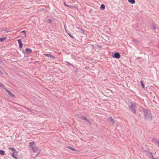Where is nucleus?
I'll return each mask as SVG.
<instances>
[{"label":"nucleus","mask_w":159,"mask_h":159,"mask_svg":"<svg viewBox=\"0 0 159 159\" xmlns=\"http://www.w3.org/2000/svg\"><path fill=\"white\" fill-rule=\"evenodd\" d=\"M144 118L145 120H151L152 119V115L149 110L144 113Z\"/></svg>","instance_id":"obj_1"},{"label":"nucleus","mask_w":159,"mask_h":159,"mask_svg":"<svg viewBox=\"0 0 159 159\" xmlns=\"http://www.w3.org/2000/svg\"><path fill=\"white\" fill-rule=\"evenodd\" d=\"M131 105L129 106V108L131 112H133L135 114H136V111L135 110L136 103L133 102H131Z\"/></svg>","instance_id":"obj_2"},{"label":"nucleus","mask_w":159,"mask_h":159,"mask_svg":"<svg viewBox=\"0 0 159 159\" xmlns=\"http://www.w3.org/2000/svg\"><path fill=\"white\" fill-rule=\"evenodd\" d=\"M35 142L32 141L29 143V145L32 149L34 152H37L39 148L35 145Z\"/></svg>","instance_id":"obj_3"},{"label":"nucleus","mask_w":159,"mask_h":159,"mask_svg":"<svg viewBox=\"0 0 159 159\" xmlns=\"http://www.w3.org/2000/svg\"><path fill=\"white\" fill-rule=\"evenodd\" d=\"M111 56L113 58L117 59H119L120 57V54L118 52H113Z\"/></svg>","instance_id":"obj_4"},{"label":"nucleus","mask_w":159,"mask_h":159,"mask_svg":"<svg viewBox=\"0 0 159 159\" xmlns=\"http://www.w3.org/2000/svg\"><path fill=\"white\" fill-rule=\"evenodd\" d=\"M80 118L81 119L84 120L85 121H86L90 125H91V122L88 119L84 116H80Z\"/></svg>","instance_id":"obj_5"},{"label":"nucleus","mask_w":159,"mask_h":159,"mask_svg":"<svg viewBox=\"0 0 159 159\" xmlns=\"http://www.w3.org/2000/svg\"><path fill=\"white\" fill-rule=\"evenodd\" d=\"M5 91L7 92L9 95L11 97H15V95L13 94L9 90L7 89L6 88L4 89Z\"/></svg>","instance_id":"obj_6"},{"label":"nucleus","mask_w":159,"mask_h":159,"mask_svg":"<svg viewBox=\"0 0 159 159\" xmlns=\"http://www.w3.org/2000/svg\"><path fill=\"white\" fill-rule=\"evenodd\" d=\"M144 152H146L147 155L149 157L151 158L152 157V152H150L148 150H144Z\"/></svg>","instance_id":"obj_7"},{"label":"nucleus","mask_w":159,"mask_h":159,"mask_svg":"<svg viewBox=\"0 0 159 159\" xmlns=\"http://www.w3.org/2000/svg\"><path fill=\"white\" fill-rule=\"evenodd\" d=\"M17 41L19 44V48L20 49L22 48L23 47V43L21 39H18Z\"/></svg>","instance_id":"obj_8"},{"label":"nucleus","mask_w":159,"mask_h":159,"mask_svg":"<svg viewBox=\"0 0 159 159\" xmlns=\"http://www.w3.org/2000/svg\"><path fill=\"white\" fill-rule=\"evenodd\" d=\"M25 51L27 54H29L32 52V50L29 48H26Z\"/></svg>","instance_id":"obj_9"},{"label":"nucleus","mask_w":159,"mask_h":159,"mask_svg":"<svg viewBox=\"0 0 159 159\" xmlns=\"http://www.w3.org/2000/svg\"><path fill=\"white\" fill-rule=\"evenodd\" d=\"M44 55L46 56L52 58V59H55L56 58L55 56L50 54H44Z\"/></svg>","instance_id":"obj_10"},{"label":"nucleus","mask_w":159,"mask_h":159,"mask_svg":"<svg viewBox=\"0 0 159 159\" xmlns=\"http://www.w3.org/2000/svg\"><path fill=\"white\" fill-rule=\"evenodd\" d=\"M8 148L11 150V151L13 152V153H16V154H17L18 152L16 151L15 148L12 147H9Z\"/></svg>","instance_id":"obj_11"},{"label":"nucleus","mask_w":159,"mask_h":159,"mask_svg":"<svg viewBox=\"0 0 159 159\" xmlns=\"http://www.w3.org/2000/svg\"><path fill=\"white\" fill-rule=\"evenodd\" d=\"M108 119L109 120L112 122L113 125L115 123V120L112 117H109L108 118Z\"/></svg>","instance_id":"obj_12"},{"label":"nucleus","mask_w":159,"mask_h":159,"mask_svg":"<svg viewBox=\"0 0 159 159\" xmlns=\"http://www.w3.org/2000/svg\"><path fill=\"white\" fill-rule=\"evenodd\" d=\"M66 65L68 66H72L74 68H75V66H74L72 64L70 63L69 62H68V61H66Z\"/></svg>","instance_id":"obj_13"},{"label":"nucleus","mask_w":159,"mask_h":159,"mask_svg":"<svg viewBox=\"0 0 159 159\" xmlns=\"http://www.w3.org/2000/svg\"><path fill=\"white\" fill-rule=\"evenodd\" d=\"M105 5L104 4H102L101 5L100 7V9L101 10H103L105 9Z\"/></svg>","instance_id":"obj_14"},{"label":"nucleus","mask_w":159,"mask_h":159,"mask_svg":"<svg viewBox=\"0 0 159 159\" xmlns=\"http://www.w3.org/2000/svg\"><path fill=\"white\" fill-rule=\"evenodd\" d=\"M9 30L8 28L5 27V28L3 29L1 31V32L4 31L5 32L7 33L9 32Z\"/></svg>","instance_id":"obj_15"},{"label":"nucleus","mask_w":159,"mask_h":159,"mask_svg":"<svg viewBox=\"0 0 159 159\" xmlns=\"http://www.w3.org/2000/svg\"><path fill=\"white\" fill-rule=\"evenodd\" d=\"M7 39V37L0 38V42L4 41Z\"/></svg>","instance_id":"obj_16"},{"label":"nucleus","mask_w":159,"mask_h":159,"mask_svg":"<svg viewBox=\"0 0 159 159\" xmlns=\"http://www.w3.org/2000/svg\"><path fill=\"white\" fill-rule=\"evenodd\" d=\"M16 153H13V152L12 153H11V156L13 158H15V159H18L17 157H16L15 155V154Z\"/></svg>","instance_id":"obj_17"},{"label":"nucleus","mask_w":159,"mask_h":159,"mask_svg":"<svg viewBox=\"0 0 159 159\" xmlns=\"http://www.w3.org/2000/svg\"><path fill=\"white\" fill-rule=\"evenodd\" d=\"M5 151L4 150H0V154L3 156L5 154Z\"/></svg>","instance_id":"obj_18"},{"label":"nucleus","mask_w":159,"mask_h":159,"mask_svg":"<svg viewBox=\"0 0 159 159\" xmlns=\"http://www.w3.org/2000/svg\"><path fill=\"white\" fill-rule=\"evenodd\" d=\"M128 1L129 2L132 4H134L135 2V0H128Z\"/></svg>","instance_id":"obj_19"},{"label":"nucleus","mask_w":159,"mask_h":159,"mask_svg":"<svg viewBox=\"0 0 159 159\" xmlns=\"http://www.w3.org/2000/svg\"><path fill=\"white\" fill-rule=\"evenodd\" d=\"M152 141H155V142L157 144L158 142H159V140H158L156 139L155 138H153L152 139Z\"/></svg>","instance_id":"obj_20"},{"label":"nucleus","mask_w":159,"mask_h":159,"mask_svg":"<svg viewBox=\"0 0 159 159\" xmlns=\"http://www.w3.org/2000/svg\"><path fill=\"white\" fill-rule=\"evenodd\" d=\"M67 148H68L70 149V150H72L73 151H76V150L74 148H73L71 147L70 146H68L67 147Z\"/></svg>","instance_id":"obj_21"},{"label":"nucleus","mask_w":159,"mask_h":159,"mask_svg":"<svg viewBox=\"0 0 159 159\" xmlns=\"http://www.w3.org/2000/svg\"><path fill=\"white\" fill-rule=\"evenodd\" d=\"M78 29H79V31L81 33L83 34L84 33V31L83 30L79 28H78Z\"/></svg>","instance_id":"obj_22"},{"label":"nucleus","mask_w":159,"mask_h":159,"mask_svg":"<svg viewBox=\"0 0 159 159\" xmlns=\"http://www.w3.org/2000/svg\"><path fill=\"white\" fill-rule=\"evenodd\" d=\"M67 7H70V8H77V7L76 6H70V5H68V6H67Z\"/></svg>","instance_id":"obj_23"},{"label":"nucleus","mask_w":159,"mask_h":159,"mask_svg":"<svg viewBox=\"0 0 159 159\" xmlns=\"http://www.w3.org/2000/svg\"><path fill=\"white\" fill-rule=\"evenodd\" d=\"M0 86L2 87V88L4 89L6 88L5 86L3 85L2 84L0 83Z\"/></svg>","instance_id":"obj_24"},{"label":"nucleus","mask_w":159,"mask_h":159,"mask_svg":"<svg viewBox=\"0 0 159 159\" xmlns=\"http://www.w3.org/2000/svg\"><path fill=\"white\" fill-rule=\"evenodd\" d=\"M142 108V109L143 111L144 112V113H146V112H147V111H148L149 110H147L144 108Z\"/></svg>","instance_id":"obj_25"},{"label":"nucleus","mask_w":159,"mask_h":159,"mask_svg":"<svg viewBox=\"0 0 159 159\" xmlns=\"http://www.w3.org/2000/svg\"><path fill=\"white\" fill-rule=\"evenodd\" d=\"M140 83H141V84L142 87L144 89L145 86H144V84L143 83V82L142 81H141Z\"/></svg>","instance_id":"obj_26"},{"label":"nucleus","mask_w":159,"mask_h":159,"mask_svg":"<svg viewBox=\"0 0 159 159\" xmlns=\"http://www.w3.org/2000/svg\"><path fill=\"white\" fill-rule=\"evenodd\" d=\"M79 70V68H76V69H75L74 71V73H77L78 71Z\"/></svg>","instance_id":"obj_27"},{"label":"nucleus","mask_w":159,"mask_h":159,"mask_svg":"<svg viewBox=\"0 0 159 159\" xmlns=\"http://www.w3.org/2000/svg\"><path fill=\"white\" fill-rule=\"evenodd\" d=\"M152 28L153 29L156 30V27L155 25L153 24L152 25Z\"/></svg>","instance_id":"obj_28"},{"label":"nucleus","mask_w":159,"mask_h":159,"mask_svg":"<svg viewBox=\"0 0 159 159\" xmlns=\"http://www.w3.org/2000/svg\"><path fill=\"white\" fill-rule=\"evenodd\" d=\"M68 34L70 37H71L73 39H74L75 38L74 37V36L71 34H70V33H68Z\"/></svg>","instance_id":"obj_29"},{"label":"nucleus","mask_w":159,"mask_h":159,"mask_svg":"<svg viewBox=\"0 0 159 159\" xmlns=\"http://www.w3.org/2000/svg\"><path fill=\"white\" fill-rule=\"evenodd\" d=\"M47 21L50 23H52V20L50 19H47Z\"/></svg>","instance_id":"obj_30"},{"label":"nucleus","mask_w":159,"mask_h":159,"mask_svg":"<svg viewBox=\"0 0 159 159\" xmlns=\"http://www.w3.org/2000/svg\"><path fill=\"white\" fill-rule=\"evenodd\" d=\"M25 109H26L29 111H31V110L27 107H25Z\"/></svg>","instance_id":"obj_31"},{"label":"nucleus","mask_w":159,"mask_h":159,"mask_svg":"<svg viewBox=\"0 0 159 159\" xmlns=\"http://www.w3.org/2000/svg\"><path fill=\"white\" fill-rule=\"evenodd\" d=\"M26 32L25 30H24L21 32V33H23L25 34V36H26Z\"/></svg>","instance_id":"obj_32"},{"label":"nucleus","mask_w":159,"mask_h":159,"mask_svg":"<svg viewBox=\"0 0 159 159\" xmlns=\"http://www.w3.org/2000/svg\"><path fill=\"white\" fill-rule=\"evenodd\" d=\"M4 75V73L0 70V75Z\"/></svg>","instance_id":"obj_33"},{"label":"nucleus","mask_w":159,"mask_h":159,"mask_svg":"<svg viewBox=\"0 0 159 159\" xmlns=\"http://www.w3.org/2000/svg\"><path fill=\"white\" fill-rule=\"evenodd\" d=\"M4 75V73L0 70V75Z\"/></svg>","instance_id":"obj_34"},{"label":"nucleus","mask_w":159,"mask_h":159,"mask_svg":"<svg viewBox=\"0 0 159 159\" xmlns=\"http://www.w3.org/2000/svg\"><path fill=\"white\" fill-rule=\"evenodd\" d=\"M133 41L136 42L137 43H139V41L136 39H134L133 40Z\"/></svg>","instance_id":"obj_35"},{"label":"nucleus","mask_w":159,"mask_h":159,"mask_svg":"<svg viewBox=\"0 0 159 159\" xmlns=\"http://www.w3.org/2000/svg\"><path fill=\"white\" fill-rule=\"evenodd\" d=\"M97 47L99 48H102L101 45H98L97 46Z\"/></svg>","instance_id":"obj_36"},{"label":"nucleus","mask_w":159,"mask_h":159,"mask_svg":"<svg viewBox=\"0 0 159 159\" xmlns=\"http://www.w3.org/2000/svg\"><path fill=\"white\" fill-rule=\"evenodd\" d=\"M64 5L65 6H66V7H67V6H68V5H67V4H66V2H64Z\"/></svg>","instance_id":"obj_37"},{"label":"nucleus","mask_w":159,"mask_h":159,"mask_svg":"<svg viewBox=\"0 0 159 159\" xmlns=\"http://www.w3.org/2000/svg\"><path fill=\"white\" fill-rule=\"evenodd\" d=\"M151 158H152V159H158L157 158H156L153 157V155H152V157Z\"/></svg>","instance_id":"obj_38"},{"label":"nucleus","mask_w":159,"mask_h":159,"mask_svg":"<svg viewBox=\"0 0 159 159\" xmlns=\"http://www.w3.org/2000/svg\"><path fill=\"white\" fill-rule=\"evenodd\" d=\"M2 61L1 60V59L0 58V64L2 63Z\"/></svg>","instance_id":"obj_39"},{"label":"nucleus","mask_w":159,"mask_h":159,"mask_svg":"<svg viewBox=\"0 0 159 159\" xmlns=\"http://www.w3.org/2000/svg\"><path fill=\"white\" fill-rule=\"evenodd\" d=\"M81 115H78L77 116V117H78V118H80V116Z\"/></svg>","instance_id":"obj_40"},{"label":"nucleus","mask_w":159,"mask_h":159,"mask_svg":"<svg viewBox=\"0 0 159 159\" xmlns=\"http://www.w3.org/2000/svg\"><path fill=\"white\" fill-rule=\"evenodd\" d=\"M39 62V61H36L35 62Z\"/></svg>","instance_id":"obj_41"},{"label":"nucleus","mask_w":159,"mask_h":159,"mask_svg":"<svg viewBox=\"0 0 159 159\" xmlns=\"http://www.w3.org/2000/svg\"><path fill=\"white\" fill-rule=\"evenodd\" d=\"M158 143L157 144L159 145V141L158 142Z\"/></svg>","instance_id":"obj_42"},{"label":"nucleus","mask_w":159,"mask_h":159,"mask_svg":"<svg viewBox=\"0 0 159 159\" xmlns=\"http://www.w3.org/2000/svg\"><path fill=\"white\" fill-rule=\"evenodd\" d=\"M23 53H25V52H24V51H23Z\"/></svg>","instance_id":"obj_43"},{"label":"nucleus","mask_w":159,"mask_h":159,"mask_svg":"<svg viewBox=\"0 0 159 159\" xmlns=\"http://www.w3.org/2000/svg\"><path fill=\"white\" fill-rule=\"evenodd\" d=\"M42 10V9H40V10ZM42 10H44V9H42Z\"/></svg>","instance_id":"obj_44"},{"label":"nucleus","mask_w":159,"mask_h":159,"mask_svg":"<svg viewBox=\"0 0 159 159\" xmlns=\"http://www.w3.org/2000/svg\"><path fill=\"white\" fill-rule=\"evenodd\" d=\"M72 1H74V0H71Z\"/></svg>","instance_id":"obj_45"}]
</instances>
